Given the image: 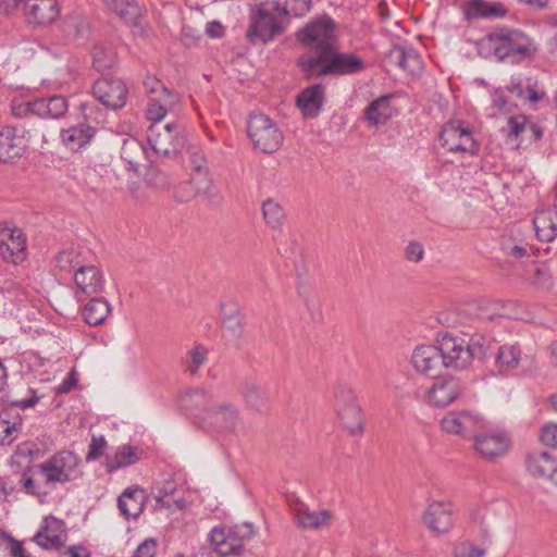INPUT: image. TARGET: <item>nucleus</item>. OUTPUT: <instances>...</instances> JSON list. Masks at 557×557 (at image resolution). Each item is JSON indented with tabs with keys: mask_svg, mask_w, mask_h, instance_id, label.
Segmentation results:
<instances>
[{
	"mask_svg": "<svg viewBox=\"0 0 557 557\" xmlns=\"http://www.w3.org/2000/svg\"><path fill=\"white\" fill-rule=\"evenodd\" d=\"M289 11L278 0H255L250 7V25L247 37L250 42L268 44L282 35L288 25Z\"/></svg>",
	"mask_w": 557,
	"mask_h": 557,
	"instance_id": "f257e3e1",
	"label": "nucleus"
},
{
	"mask_svg": "<svg viewBox=\"0 0 557 557\" xmlns=\"http://www.w3.org/2000/svg\"><path fill=\"white\" fill-rule=\"evenodd\" d=\"M297 63L307 78L354 75L366 67L362 58L355 53L342 52L337 46L324 55H301Z\"/></svg>",
	"mask_w": 557,
	"mask_h": 557,
	"instance_id": "f03ea898",
	"label": "nucleus"
},
{
	"mask_svg": "<svg viewBox=\"0 0 557 557\" xmlns=\"http://www.w3.org/2000/svg\"><path fill=\"white\" fill-rule=\"evenodd\" d=\"M445 369L462 370L468 368L475 357L484 355L486 338L480 334L456 335L440 332L435 339Z\"/></svg>",
	"mask_w": 557,
	"mask_h": 557,
	"instance_id": "7ed1b4c3",
	"label": "nucleus"
},
{
	"mask_svg": "<svg viewBox=\"0 0 557 557\" xmlns=\"http://www.w3.org/2000/svg\"><path fill=\"white\" fill-rule=\"evenodd\" d=\"M481 46L498 60L512 58L516 62L530 54L532 42L521 30L499 27L482 39Z\"/></svg>",
	"mask_w": 557,
	"mask_h": 557,
	"instance_id": "20e7f679",
	"label": "nucleus"
},
{
	"mask_svg": "<svg viewBox=\"0 0 557 557\" xmlns=\"http://www.w3.org/2000/svg\"><path fill=\"white\" fill-rule=\"evenodd\" d=\"M81 458L71 450H60L36 466L49 487L63 485L83 476Z\"/></svg>",
	"mask_w": 557,
	"mask_h": 557,
	"instance_id": "39448f33",
	"label": "nucleus"
},
{
	"mask_svg": "<svg viewBox=\"0 0 557 557\" xmlns=\"http://www.w3.org/2000/svg\"><path fill=\"white\" fill-rule=\"evenodd\" d=\"M255 534L252 523L244 522L233 527L213 528L209 534V540L213 552L218 557L239 555L244 542L250 540Z\"/></svg>",
	"mask_w": 557,
	"mask_h": 557,
	"instance_id": "423d86ee",
	"label": "nucleus"
},
{
	"mask_svg": "<svg viewBox=\"0 0 557 557\" xmlns=\"http://www.w3.org/2000/svg\"><path fill=\"white\" fill-rule=\"evenodd\" d=\"M247 133L253 147L264 153L275 152L284 140L283 133L276 123L263 113L250 114Z\"/></svg>",
	"mask_w": 557,
	"mask_h": 557,
	"instance_id": "0eeeda50",
	"label": "nucleus"
},
{
	"mask_svg": "<svg viewBox=\"0 0 557 557\" xmlns=\"http://www.w3.org/2000/svg\"><path fill=\"white\" fill-rule=\"evenodd\" d=\"M297 39L314 51L308 55H324L336 46L335 23L330 16L319 17L300 29Z\"/></svg>",
	"mask_w": 557,
	"mask_h": 557,
	"instance_id": "6e6552de",
	"label": "nucleus"
},
{
	"mask_svg": "<svg viewBox=\"0 0 557 557\" xmlns=\"http://www.w3.org/2000/svg\"><path fill=\"white\" fill-rule=\"evenodd\" d=\"M242 422L239 407L232 401L213 404L202 417L200 428L211 433L234 434Z\"/></svg>",
	"mask_w": 557,
	"mask_h": 557,
	"instance_id": "1a4fd4ad",
	"label": "nucleus"
},
{
	"mask_svg": "<svg viewBox=\"0 0 557 557\" xmlns=\"http://www.w3.org/2000/svg\"><path fill=\"white\" fill-rule=\"evenodd\" d=\"M334 407L343 426L351 435L363 432V418L352 389L338 384L334 389Z\"/></svg>",
	"mask_w": 557,
	"mask_h": 557,
	"instance_id": "9d476101",
	"label": "nucleus"
},
{
	"mask_svg": "<svg viewBox=\"0 0 557 557\" xmlns=\"http://www.w3.org/2000/svg\"><path fill=\"white\" fill-rule=\"evenodd\" d=\"M443 432L461 438H474L485 429V420L471 410H453L444 414L440 422Z\"/></svg>",
	"mask_w": 557,
	"mask_h": 557,
	"instance_id": "9b49d317",
	"label": "nucleus"
},
{
	"mask_svg": "<svg viewBox=\"0 0 557 557\" xmlns=\"http://www.w3.org/2000/svg\"><path fill=\"white\" fill-rule=\"evenodd\" d=\"M186 153L193 169L190 182L195 186L196 194L205 196L210 202L220 201V193L209 177L208 162L202 148L189 145Z\"/></svg>",
	"mask_w": 557,
	"mask_h": 557,
	"instance_id": "f8f14e48",
	"label": "nucleus"
},
{
	"mask_svg": "<svg viewBox=\"0 0 557 557\" xmlns=\"http://www.w3.org/2000/svg\"><path fill=\"white\" fill-rule=\"evenodd\" d=\"M147 138L153 151L164 157L175 156L184 145L181 128L176 123L151 124Z\"/></svg>",
	"mask_w": 557,
	"mask_h": 557,
	"instance_id": "ddd939ff",
	"label": "nucleus"
},
{
	"mask_svg": "<svg viewBox=\"0 0 557 557\" xmlns=\"http://www.w3.org/2000/svg\"><path fill=\"white\" fill-rule=\"evenodd\" d=\"M440 140L449 152L473 154L479 149L471 129L459 121L446 123L440 134Z\"/></svg>",
	"mask_w": 557,
	"mask_h": 557,
	"instance_id": "4468645a",
	"label": "nucleus"
},
{
	"mask_svg": "<svg viewBox=\"0 0 557 557\" xmlns=\"http://www.w3.org/2000/svg\"><path fill=\"white\" fill-rule=\"evenodd\" d=\"M94 96L108 109L119 110L126 103L128 89L115 77H101L92 86Z\"/></svg>",
	"mask_w": 557,
	"mask_h": 557,
	"instance_id": "2eb2a0df",
	"label": "nucleus"
},
{
	"mask_svg": "<svg viewBox=\"0 0 557 557\" xmlns=\"http://www.w3.org/2000/svg\"><path fill=\"white\" fill-rule=\"evenodd\" d=\"M109 5L132 28L134 36H148L146 9L136 0H110Z\"/></svg>",
	"mask_w": 557,
	"mask_h": 557,
	"instance_id": "dca6fc26",
	"label": "nucleus"
},
{
	"mask_svg": "<svg viewBox=\"0 0 557 557\" xmlns=\"http://www.w3.org/2000/svg\"><path fill=\"white\" fill-rule=\"evenodd\" d=\"M510 445V437L503 431L478 433L473 444L475 451L488 461L504 457L509 451Z\"/></svg>",
	"mask_w": 557,
	"mask_h": 557,
	"instance_id": "f3484780",
	"label": "nucleus"
},
{
	"mask_svg": "<svg viewBox=\"0 0 557 557\" xmlns=\"http://www.w3.org/2000/svg\"><path fill=\"white\" fill-rule=\"evenodd\" d=\"M411 364L418 373L430 377H437L445 369L436 343L417 346L411 354Z\"/></svg>",
	"mask_w": 557,
	"mask_h": 557,
	"instance_id": "a211bd4d",
	"label": "nucleus"
},
{
	"mask_svg": "<svg viewBox=\"0 0 557 557\" xmlns=\"http://www.w3.org/2000/svg\"><path fill=\"white\" fill-rule=\"evenodd\" d=\"M180 405L187 416L194 418L201 425L203 414L213 405V395L210 391L202 387L190 388L181 395Z\"/></svg>",
	"mask_w": 557,
	"mask_h": 557,
	"instance_id": "6ab92c4d",
	"label": "nucleus"
},
{
	"mask_svg": "<svg viewBox=\"0 0 557 557\" xmlns=\"http://www.w3.org/2000/svg\"><path fill=\"white\" fill-rule=\"evenodd\" d=\"M461 393L462 388L458 380L443 377L434 382L428 389L425 399L431 406L446 407L454 403Z\"/></svg>",
	"mask_w": 557,
	"mask_h": 557,
	"instance_id": "aec40b11",
	"label": "nucleus"
},
{
	"mask_svg": "<svg viewBox=\"0 0 557 557\" xmlns=\"http://www.w3.org/2000/svg\"><path fill=\"white\" fill-rule=\"evenodd\" d=\"M423 522L433 533L448 532L454 524L451 505L443 502L429 504L423 515Z\"/></svg>",
	"mask_w": 557,
	"mask_h": 557,
	"instance_id": "412c9836",
	"label": "nucleus"
},
{
	"mask_svg": "<svg viewBox=\"0 0 557 557\" xmlns=\"http://www.w3.org/2000/svg\"><path fill=\"white\" fill-rule=\"evenodd\" d=\"M25 14L29 23L49 25L60 15L58 0H26Z\"/></svg>",
	"mask_w": 557,
	"mask_h": 557,
	"instance_id": "4be33fe9",
	"label": "nucleus"
},
{
	"mask_svg": "<svg viewBox=\"0 0 557 557\" xmlns=\"http://www.w3.org/2000/svg\"><path fill=\"white\" fill-rule=\"evenodd\" d=\"M16 126H4L0 128V162H10L20 158L26 143Z\"/></svg>",
	"mask_w": 557,
	"mask_h": 557,
	"instance_id": "5701e85b",
	"label": "nucleus"
},
{
	"mask_svg": "<svg viewBox=\"0 0 557 557\" xmlns=\"http://www.w3.org/2000/svg\"><path fill=\"white\" fill-rule=\"evenodd\" d=\"M462 12L467 21L504 18L508 14L507 7L502 2L486 0H469L462 5Z\"/></svg>",
	"mask_w": 557,
	"mask_h": 557,
	"instance_id": "b1692460",
	"label": "nucleus"
},
{
	"mask_svg": "<svg viewBox=\"0 0 557 557\" xmlns=\"http://www.w3.org/2000/svg\"><path fill=\"white\" fill-rule=\"evenodd\" d=\"M525 469L534 478L550 479L557 484V460L547 451H531L525 457Z\"/></svg>",
	"mask_w": 557,
	"mask_h": 557,
	"instance_id": "393cba45",
	"label": "nucleus"
},
{
	"mask_svg": "<svg viewBox=\"0 0 557 557\" xmlns=\"http://www.w3.org/2000/svg\"><path fill=\"white\" fill-rule=\"evenodd\" d=\"M178 492V484L172 476L157 481L152 486V494L157 504L166 509H172L173 507L183 509L185 507V499L176 496Z\"/></svg>",
	"mask_w": 557,
	"mask_h": 557,
	"instance_id": "a878e982",
	"label": "nucleus"
},
{
	"mask_svg": "<svg viewBox=\"0 0 557 557\" xmlns=\"http://www.w3.org/2000/svg\"><path fill=\"white\" fill-rule=\"evenodd\" d=\"M65 534L63 522L57 518H46L34 541L46 549H59L63 546Z\"/></svg>",
	"mask_w": 557,
	"mask_h": 557,
	"instance_id": "bb28decb",
	"label": "nucleus"
},
{
	"mask_svg": "<svg viewBox=\"0 0 557 557\" xmlns=\"http://www.w3.org/2000/svg\"><path fill=\"white\" fill-rule=\"evenodd\" d=\"M74 281L77 289L91 296L99 294L104 288V277L96 265H83L74 272Z\"/></svg>",
	"mask_w": 557,
	"mask_h": 557,
	"instance_id": "cd10ccee",
	"label": "nucleus"
},
{
	"mask_svg": "<svg viewBox=\"0 0 557 557\" xmlns=\"http://www.w3.org/2000/svg\"><path fill=\"white\" fill-rule=\"evenodd\" d=\"M147 494L137 485L128 486L117 499V507L125 518H138L144 511Z\"/></svg>",
	"mask_w": 557,
	"mask_h": 557,
	"instance_id": "c85d7f7f",
	"label": "nucleus"
},
{
	"mask_svg": "<svg viewBox=\"0 0 557 557\" xmlns=\"http://www.w3.org/2000/svg\"><path fill=\"white\" fill-rule=\"evenodd\" d=\"M96 127L88 122H82L63 128L60 133L63 145L73 151H77L90 143L96 135Z\"/></svg>",
	"mask_w": 557,
	"mask_h": 557,
	"instance_id": "c756f323",
	"label": "nucleus"
},
{
	"mask_svg": "<svg viewBox=\"0 0 557 557\" xmlns=\"http://www.w3.org/2000/svg\"><path fill=\"white\" fill-rule=\"evenodd\" d=\"M392 98V95L381 96L364 108L363 117L370 127L384 126L393 117Z\"/></svg>",
	"mask_w": 557,
	"mask_h": 557,
	"instance_id": "7c9ffc66",
	"label": "nucleus"
},
{
	"mask_svg": "<svg viewBox=\"0 0 557 557\" xmlns=\"http://www.w3.org/2000/svg\"><path fill=\"white\" fill-rule=\"evenodd\" d=\"M325 88L321 84H314L304 89L297 97V107L306 117H315L322 110Z\"/></svg>",
	"mask_w": 557,
	"mask_h": 557,
	"instance_id": "2f4dec72",
	"label": "nucleus"
},
{
	"mask_svg": "<svg viewBox=\"0 0 557 557\" xmlns=\"http://www.w3.org/2000/svg\"><path fill=\"white\" fill-rule=\"evenodd\" d=\"M26 238L21 231H12L8 240H0V256L3 260L18 264L26 256Z\"/></svg>",
	"mask_w": 557,
	"mask_h": 557,
	"instance_id": "473e14b6",
	"label": "nucleus"
},
{
	"mask_svg": "<svg viewBox=\"0 0 557 557\" xmlns=\"http://www.w3.org/2000/svg\"><path fill=\"white\" fill-rule=\"evenodd\" d=\"M60 27L63 36L70 41L83 42L90 34L87 20L76 12L67 14L62 20Z\"/></svg>",
	"mask_w": 557,
	"mask_h": 557,
	"instance_id": "72a5a7b5",
	"label": "nucleus"
},
{
	"mask_svg": "<svg viewBox=\"0 0 557 557\" xmlns=\"http://www.w3.org/2000/svg\"><path fill=\"white\" fill-rule=\"evenodd\" d=\"M35 115L42 119H60L69 109V103L63 96H51L34 100Z\"/></svg>",
	"mask_w": 557,
	"mask_h": 557,
	"instance_id": "f704fd0d",
	"label": "nucleus"
},
{
	"mask_svg": "<svg viewBox=\"0 0 557 557\" xmlns=\"http://www.w3.org/2000/svg\"><path fill=\"white\" fill-rule=\"evenodd\" d=\"M331 511H311L305 505H300L294 509V519L298 527L304 529H320L327 527L331 522Z\"/></svg>",
	"mask_w": 557,
	"mask_h": 557,
	"instance_id": "c9c22d12",
	"label": "nucleus"
},
{
	"mask_svg": "<svg viewBox=\"0 0 557 557\" xmlns=\"http://www.w3.org/2000/svg\"><path fill=\"white\" fill-rule=\"evenodd\" d=\"M143 450L132 445H122L117 447L114 456L107 455L104 466L109 473L120 468H125L136 463L141 457Z\"/></svg>",
	"mask_w": 557,
	"mask_h": 557,
	"instance_id": "e433bc0d",
	"label": "nucleus"
},
{
	"mask_svg": "<svg viewBox=\"0 0 557 557\" xmlns=\"http://www.w3.org/2000/svg\"><path fill=\"white\" fill-rule=\"evenodd\" d=\"M537 237L543 242H550L557 236V206L543 210L533 219Z\"/></svg>",
	"mask_w": 557,
	"mask_h": 557,
	"instance_id": "4c0bfd02",
	"label": "nucleus"
},
{
	"mask_svg": "<svg viewBox=\"0 0 557 557\" xmlns=\"http://www.w3.org/2000/svg\"><path fill=\"white\" fill-rule=\"evenodd\" d=\"M178 102V96L176 94H165V97H152L148 101L146 109V117L152 124H160L165 117L168 111L173 109Z\"/></svg>",
	"mask_w": 557,
	"mask_h": 557,
	"instance_id": "58836bf2",
	"label": "nucleus"
},
{
	"mask_svg": "<svg viewBox=\"0 0 557 557\" xmlns=\"http://www.w3.org/2000/svg\"><path fill=\"white\" fill-rule=\"evenodd\" d=\"M522 360V351L519 345H502L495 356V363L500 373L516 370Z\"/></svg>",
	"mask_w": 557,
	"mask_h": 557,
	"instance_id": "ea45409f",
	"label": "nucleus"
},
{
	"mask_svg": "<svg viewBox=\"0 0 557 557\" xmlns=\"http://www.w3.org/2000/svg\"><path fill=\"white\" fill-rule=\"evenodd\" d=\"M81 267H83L82 256L74 247L59 251L53 258V270L61 275H71Z\"/></svg>",
	"mask_w": 557,
	"mask_h": 557,
	"instance_id": "a19ab883",
	"label": "nucleus"
},
{
	"mask_svg": "<svg viewBox=\"0 0 557 557\" xmlns=\"http://www.w3.org/2000/svg\"><path fill=\"white\" fill-rule=\"evenodd\" d=\"M239 393L246 406L256 411L262 410L268 403L267 391L257 385L253 381H244L240 384Z\"/></svg>",
	"mask_w": 557,
	"mask_h": 557,
	"instance_id": "79ce46f5",
	"label": "nucleus"
},
{
	"mask_svg": "<svg viewBox=\"0 0 557 557\" xmlns=\"http://www.w3.org/2000/svg\"><path fill=\"white\" fill-rule=\"evenodd\" d=\"M391 58L399 67L411 74L419 73L423 67L420 54L412 48L395 47L391 51Z\"/></svg>",
	"mask_w": 557,
	"mask_h": 557,
	"instance_id": "37998d69",
	"label": "nucleus"
},
{
	"mask_svg": "<svg viewBox=\"0 0 557 557\" xmlns=\"http://www.w3.org/2000/svg\"><path fill=\"white\" fill-rule=\"evenodd\" d=\"M111 312V307L104 298H92L83 308V318L92 326L100 325Z\"/></svg>",
	"mask_w": 557,
	"mask_h": 557,
	"instance_id": "c03bdc74",
	"label": "nucleus"
},
{
	"mask_svg": "<svg viewBox=\"0 0 557 557\" xmlns=\"http://www.w3.org/2000/svg\"><path fill=\"white\" fill-rule=\"evenodd\" d=\"M121 158L129 165V170L137 172L146 159V149L139 140L127 138L121 148Z\"/></svg>",
	"mask_w": 557,
	"mask_h": 557,
	"instance_id": "a18cd8bd",
	"label": "nucleus"
},
{
	"mask_svg": "<svg viewBox=\"0 0 557 557\" xmlns=\"http://www.w3.org/2000/svg\"><path fill=\"white\" fill-rule=\"evenodd\" d=\"M226 307H223V337L230 342H237L243 335V324L237 315L236 306H230L228 313L225 311Z\"/></svg>",
	"mask_w": 557,
	"mask_h": 557,
	"instance_id": "49530a36",
	"label": "nucleus"
},
{
	"mask_svg": "<svg viewBox=\"0 0 557 557\" xmlns=\"http://www.w3.org/2000/svg\"><path fill=\"white\" fill-rule=\"evenodd\" d=\"M91 57L92 65L99 72L110 70L116 62V52L114 48L104 44L95 45Z\"/></svg>",
	"mask_w": 557,
	"mask_h": 557,
	"instance_id": "de8ad7c7",
	"label": "nucleus"
},
{
	"mask_svg": "<svg viewBox=\"0 0 557 557\" xmlns=\"http://www.w3.org/2000/svg\"><path fill=\"white\" fill-rule=\"evenodd\" d=\"M208 352L203 345L195 344L183 359L185 371L190 375H195L199 368L208 361Z\"/></svg>",
	"mask_w": 557,
	"mask_h": 557,
	"instance_id": "09e8293b",
	"label": "nucleus"
},
{
	"mask_svg": "<svg viewBox=\"0 0 557 557\" xmlns=\"http://www.w3.org/2000/svg\"><path fill=\"white\" fill-rule=\"evenodd\" d=\"M262 212L265 223L272 228H278L283 224L284 211L280 203L268 199L262 205Z\"/></svg>",
	"mask_w": 557,
	"mask_h": 557,
	"instance_id": "8fccbe9b",
	"label": "nucleus"
},
{
	"mask_svg": "<svg viewBox=\"0 0 557 557\" xmlns=\"http://www.w3.org/2000/svg\"><path fill=\"white\" fill-rule=\"evenodd\" d=\"M454 557H486V550L465 541L455 546Z\"/></svg>",
	"mask_w": 557,
	"mask_h": 557,
	"instance_id": "3c124183",
	"label": "nucleus"
},
{
	"mask_svg": "<svg viewBox=\"0 0 557 557\" xmlns=\"http://www.w3.org/2000/svg\"><path fill=\"white\" fill-rule=\"evenodd\" d=\"M18 432L16 423H11L5 414H0V445H9Z\"/></svg>",
	"mask_w": 557,
	"mask_h": 557,
	"instance_id": "603ef678",
	"label": "nucleus"
},
{
	"mask_svg": "<svg viewBox=\"0 0 557 557\" xmlns=\"http://www.w3.org/2000/svg\"><path fill=\"white\" fill-rule=\"evenodd\" d=\"M529 123L524 115L510 116L508 119V137L516 140L529 129Z\"/></svg>",
	"mask_w": 557,
	"mask_h": 557,
	"instance_id": "864d4df0",
	"label": "nucleus"
},
{
	"mask_svg": "<svg viewBox=\"0 0 557 557\" xmlns=\"http://www.w3.org/2000/svg\"><path fill=\"white\" fill-rule=\"evenodd\" d=\"M145 91L151 100L152 97H165V94H172L162 83L156 77H147L144 81Z\"/></svg>",
	"mask_w": 557,
	"mask_h": 557,
	"instance_id": "5fc2aeb1",
	"label": "nucleus"
},
{
	"mask_svg": "<svg viewBox=\"0 0 557 557\" xmlns=\"http://www.w3.org/2000/svg\"><path fill=\"white\" fill-rule=\"evenodd\" d=\"M11 112L15 117L35 115L34 100L25 101L22 99H13L11 102Z\"/></svg>",
	"mask_w": 557,
	"mask_h": 557,
	"instance_id": "6e6d98bb",
	"label": "nucleus"
},
{
	"mask_svg": "<svg viewBox=\"0 0 557 557\" xmlns=\"http://www.w3.org/2000/svg\"><path fill=\"white\" fill-rule=\"evenodd\" d=\"M157 540L153 537H148L137 546L132 557H157Z\"/></svg>",
	"mask_w": 557,
	"mask_h": 557,
	"instance_id": "4d7b16f0",
	"label": "nucleus"
},
{
	"mask_svg": "<svg viewBox=\"0 0 557 557\" xmlns=\"http://www.w3.org/2000/svg\"><path fill=\"white\" fill-rule=\"evenodd\" d=\"M106 447H107V441H106L104 436H99V437L94 436L89 444V449H88V453L86 456V460L92 461V460L98 459L100 456L103 455Z\"/></svg>",
	"mask_w": 557,
	"mask_h": 557,
	"instance_id": "13d9d810",
	"label": "nucleus"
},
{
	"mask_svg": "<svg viewBox=\"0 0 557 557\" xmlns=\"http://www.w3.org/2000/svg\"><path fill=\"white\" fill-rule=\"evenodd\" d=\"M405 257L410 262H420L424 258L423 245L416 240L409 242L405 248Z\"/></svg>",
	"mask_w": 557,
	"mask_h": 557,
	"instance_id": "bf43d9fd",
	"label": "nucleus"
},
{
	"mask_svg": "<svg viewBox=\"0 0 557 557\" xmlns=\"http://www.w3.org/2000/svg\"><path fill=\"white\" fill-rule=\"evenodd\" d=\"M293 2L284 4L287 5L289 15H293L295 17H301L306 15L308 12H310L312 4L311 0H292Z\"/></svg>",
	"mask_w": 557,
	"mask_h": 557,
	"instance_id": "052dcab7",
	"label": "nucleus"
},
{
	"mask_svg": "<svg viewBox=\"0 0 557 557\" xmlns=\"http://www.w3.org/2000/svg\"><path fill=\"white\" fill-rule=\"evenodd\" d=\"M533 284L537 285L539 287L550 286V274L546 265L542 264L534 268Z\"/></svg>",
	"mask_w": 557,
	"mask_h": 557,
	"instance_id": "680f3d73",
	"label": "nucleus"
},
{
	"mask_svg": "<svg viewBox=\"0 0 557 557\" xmlns=\"http://www.w3.org/2000/svg\"><path fill=\"white\" fill-rule=\"evenodd\" d=\"M541 441L546 446L557 447V424H547L543 426Z\"/></svg>",
	"mask_w": 557,
	"mask_h": 557,
	"instance_id": "e2e57ef3",
	"label": "nucleus"
},
{
	"mask_svg": "<svg viewBox=\"0 0 557 557\" xmlns=\"http://www.w3.org/2000/svg\"><path fill=\"white\" fill-rule=\"evenodd\" d=\"M21 483L24 487V490L32 495H45L46 492L40 491L38 485L36 484L35 480L32 476L27 475V470H25L22 474Z\"/></svg>",
	"mask_w": 557,
	"mask_h": 557,
	"instance_id": "0e129e2a",
	"label": "nucleus"
},
{
	"mask_svg": "<svg viewBox=\"0 0 557 557\" xmlns=\"http://www.w3.org/2000/svg\"><path fill=\"white\" fill-rule=\"evenodd\" d=\"M503 250L508 257H511L515 260H519L528 256L527 247L521 245H504Z\"/></svg>",
	"mask_w": 557,
	"mask_h": 557,
	"instance_id": "69168bd1",
	"label": "nucleus"
},
{
	"mask_svg": "<svg viewBox=\"0 0 557 557\" xmlns=\"http://www.w3.org/2000/svg\"><path fill=\"white\" fill-rule=\"evenodd\" d=\"M9 542L8 549L11 557H26L25 549L21 542L13 539L10 534L5 535Z\"/></svg>",
	"mask_w": 557,
	"mask_h": 557,
	"instance_id": "338daca9",
	"label": "nucleus"
},
{
	"mask_svg": "<svg viewBox=\"0 0 557 557\" xmlns=\"http://www.w3.org/2000/svg\"><path fill=\"white\" fill-rule=\"evenodd\" d=\"M60 557H90V554L86 547L82 545H74L64 549Z\"/></svg>",
	"mask_w": 557,
	"mask_h": 557,
	"instance_id": "774afa93",
	"label": "nucleus"
}]
</instances>
